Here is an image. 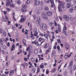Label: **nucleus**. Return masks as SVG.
<instances>
[{
	"mask_svg": "<svg viewBox=\"0 0 76 76\" xmlns=\"http://www.w3.org/2000/svg\"><path fill=\"white\" fill-rule=\"evenodd\" d=\"M40 28L41 29H43V30H46L47 29V25L45 23L43 24L42 23H41L40 24Z\"/></svg>",
	"mask_w": 76,
	"mask_h": 76,
	"instance_id": "1",
	"label": "nucleus"
},
{
	"mask_svg": "<svg viewBox=\"0 0 76 76\" xmlns=\"http://www.w3.org/2000/svg\"><path fill=\"white\" fill-rule=\"evenodd\" d=\"M72 66H73V61H71L70 62H69V65L68 66V68L70 69V72H72L73 71V70L71 69H72Z\"/></svg>",
	"mask_w": 76,
	"mask_h": 76,
	"instance_id": "2",
	"label": "nucleus"
},
{
	"mask_svg": "<svg viewBox=\"0 0 76 76\" xmlns=\"http://www.w3.org/2000/svg\"><path fill=\"white\" fill-rule=\"evenodd\" d=\"M41 22V20L39 17H37V20L36 21V24L37 26L39 25V23Z\"/></svg>",
	"mask_w": 76,
	"mask_h": 76,
	"instance_id": "3",
	"label": "nucleus"
},
{
	"mask_svg": "<svg viewBox=\"0 0 76 76\" xmlns=\"http://www.w3.org/2000/svg\"><path fill=\"white\" fill-rule=\"evenodd\" d=\"M42 17L43 19H47L48 18L45 15V14L44 13H42Z\"/></svg>",
	"mask_w": 76,
	"mask_h": 76,
	"instance_id": "4",
	"label": "nucleus"
},
{
	"mask_svg": "<svg viewBox=\"0 0 76 76\" xmlns=\"http://www.w3.org/2000/svg\"><path fill=\"white\" fill-rule=\"evenodd\" d=\"M58 10L59 11H61V12H64L66 10V9L64 7H60V9H58Z\"/></svg>",
	"mask_w": 76,
	"mask_h": 76,
	"instance_id": "5",
	"label": "nucleus"
},
{
	"mask_svg": "<svg viewBox=\"0 0 76 76\" xmlns=\"http://www.w3.org/2000/svg\"><path fill=\"white\" fill-rule=\"evenodd\" d=\"M68 20H69L71 21H73V18L71 15H68Z\"/></svg>",
	"mask_w": 76,
	"mask_h": 76,
	"instance_id": "6",
	"label": "nucleus"
},
{
	"mask_svg": "<svg viewBox=\"0 0 76 76\" xmlns=\"http://www.w3.org/2000/svg\"><path fill=\"white\" fill-rule=\"evenodd\" d=\"M64 2L61 3L60 5L58 6V9H60V7H64Z\"/></svg>",
	"mask_w": 76,
	"mask_h": 76,
	"instance_id": "7",
	"label": "nucleus"
},
{
	"mask_svg": "<svg viewBox=\"0 0 76 76\" xmlns=\"http://www.w3.org/2000/svg\"><path fill=\"white\" fill-rule=\"evenodd\" d=\"M63 18L66 21H69L68 17L66 15H64L63 16Z\"/></svg>",
	"mask_w": 76,
	"mask_h": 76,
	"instance_id": "8",
	"label": "nucleus"
},
{
	"mask_svg": "<svg viewBox=\"0 0 76 76\" xmlns=\"http://www.w3.org/2000/svg\"><path fill=\"white\" fill-rule=\"evenodd\" d=\"M26 20V17H24V18H22L19 21L20 22H23Z\"/></svg>",
	"mask_w": 76,
	"mask_h": 76,
	"instance_id": "9",
	"label": "nucleus"
},
{
	"mask_svg": "<svg viewBox=\"0 0 76 76\" xmlns=\"http://www.w3.org/2000/svg\"><path fill=\"white\" fill-rule=\"evenodd\" d=\"M39 3H40V1H37L34 4V5L36 6H38V5L39 4Z\"/></svg>",
	"mask_w": 76,
	"mask_h": 76,
	"instance_id": "10",
	"label": "nucleus"
},
{
	"mask_svg": "<svg viewBox=\"0 0 76 76\" xmlns=\"http://www.w3.org/2000/svg\"><path fill=\"white\" fill-rule=\"evenodd\" d=\"M66 6L67 8H69V7H70L72 6V4L71 3V2H69L67 3Z\"/></svg>",
	"mask_w": 76,
	"mask_h": 76,
	"instance_id": "11",
	"label": "nucleus"
},
{
	"mask_svg": "<svg viewBox=\"0 0 76 76\" xmlns=\"http://www.w3.org/2000/svg\"><path fill=\"white\" fill-rule=\"evenodd\" d=\"M3 39V40H2V39H0V42L1 45H3V44H4V43H3V41H4V42H5V39Z\"/></svg>",
	"mask_w": 76,
	"mask_h": 76,
	"instance_id": "12",
	"label": "nucleus"
},
{
	"mask_svg": "<svg viewBox=\"0 0 76 76\" xmlns=\"http://www.w3.org/2000/svg\"><path fill=\"white\" fill-rule=\"evenodd\" d=\"M56 54V51H55V50H53L51 54V57H53L55 55V54Z\"/></svg>",
	"mask_w": 76,
	"mask_h": 76,
	"instance_id": "13",
	"label": "nucleus"
},
{
	"mask_svg": "<svg viewBox=\"0 0 76 76\" xmlns=\"http://www.w3.org/2000/svg\"><path fill=\"white\" fill-rule=\"evenodd\" d=\"M47 15L49 16H52V12H51L49 11L47 12Z\"/></svg>",
	"mask_w": 76,
	"mask_h": 76,
	"instance_id": "14",
	"label": "nucleus"
},
{
	"mask_svg": "<svg viewBox=\"0 0 76 76\" xmlns=\"http://www.w3.org/2000/svg\"><path fill=\"white\" fill-rule=\"evenodd\" d=\"M65 47L66 50H68L69 49V45L68 44H66L65 45Z\"/></svg>",
	"mask_w": 76,
	"mask_h": 76,
	"instance_id": "15",
	"label": "nucleus"
},
{
	"mask_svg": "<svg viewBox=\"0 0 76 76\" xmlns=\"http://www.w3.org/2000/svg\"><path fill=\"white\" fill-rule=\"evenodd\" d=\"M14 74V70H12L10 72L9 75H13Z\"/></svg>",
	"mask_w": 76,
	"mask_h": 76,
	"instance_id": "16",
	"label": "nucleus"
},
{
	"mask_svg": "<svg viewBox=\"0 0 76 76\" xmlns=\"http://www.w3.org/2000/svg\"><path fill=\"white\" fill-rule=\"evenodd\" d=\"M63 32L64 33V34H65L66 35V36H68V34H67V32L65 30H64V29L63 28Z\"/></svg>",
	"mask_w": 76,
	"mask_h": 76,
	"instance_id": "17",
	"label": "nucleus"
},
{
	"mask_svg": "<svg viewBox=\"0 0 76 76\" xmlns=\"http://www.w3.org/2000/svg\"><path fill=\"white\" fill-rule=\"evenodd\" d=\"M45 10L46 11H47L48 10H49V8L48 7H45L44 8Z\"/></svg>",
	"mask_w": 76,
	"mask_h": 76,
	"instance_id": "18",
	"label": "nucleus"
},
{
	"mask_svg": "<svg viewBox=\"0 0 76 76\" xmlns=\"http://www.w3.org/2000/svg\"><path fill=\"white\" fill-rule=\"evenodd\" d=\"M53 25H54V23H53L52 22H50L49 23V25L50 26H51Z\"/></svg>",
	"mask_w": 76,
	"mask_h": 76,
	"instance_id": "19",
	"label": "nucleus"
},
{
	"mask_svg": "<svg viewBox=\"0 0 76 76\" xmlns=\"http://www.w3.org/2000/svg\"><path fill=\"white\" fill-rule=\"evenodd\" d=\"M57 41L58 42V44H60L61 43V41H60V39H57Z\"/></svg>",
	"mask_w": 76,
	"mask_h": 76,
	"instance_id": "20",
	"label": "nucleus"
},
{
	"mask_svg": "<svg viewBox=\"0 0 76 76\" xmlns=\"http://www.w3.org/2000/svg\"><path fill=\"white\" fill-rule=\"evenodd\" d=\"M67 74V71H65L64 72V76H66Z\"/></svg>",
	"mask_w": 76,
	"mask_h": 76,
	"instance_id": "21",
	"label": "nucleus"
},
{
	"mask_svg": "<svg viewBox=\"0 0 76 76\" xmlns=\"http://www.w3.org/2000/svg\"><path fill=\"white\" fill-rule=\"evenodd\" d=\"M44 37L45 38H47L48 40V35L47 34H46L45 35H44Z\"/></svg>",
	"mask_w": 76,
	"mask_h": 76,
	"instance_id": "22",
	"label": "nucleus"
},
{
	"mask_svg": "<svg viewBox=\"0 0 76 76\" xmlns=\"http://www.w3.org/2000/svg\"><path fill=\"white\" fill-rule=\"evenodd\" d=\"M40 71V68H38L37 69V74Z\"/></svg>",
	"mask_w": 76,
	"mask_h": 76,
	"instance_id": "23",
	"label": "nucleus"
},
{
	"mask_svg": "<svg viewBox=\"0 0 76 76\" xmlns=\"http://www.w3.org/2000/svg\"><path fill=\"white\" fill-rule=\"evenodd\" d=\"M72 7H73L74 8H75V10H76V3L73 4L72 5Z\"/></svg>",
	"mask_w": 76,
	"mask_h": 76,
	"instance_id": "24",
	"label": "nucleus"
},
{
	"mask_svg": "<svg viewBox=\"0 0 76 76\" xmlns=\"http://www.w3.org/2000/svg\"><path fill=\"white\" fill-rule=\"evenodd\" d=\"M32 72L34 73H35V69L34 68H33L31 70Z\"/></svg>",
	"mask_w": 76,
	"mask_h": 76,
	"instance_id": "25",
	"label": "nucleus"
},
{
	"mask_svg": "<svg viewBox=\"0 0 76 76\" xmlns=\"http://www.w3.org/2000/svg\"><path fill=\"white\" fill-rule=\"evenodd\" d=\"M34 53L35 54H37L38 53V50L37 49H35L34 50Z\"/></svg>",
	"mask_w": 76,
	"mask_h": 76,
	"instance_id": "26",
	"label": "nucleus"
},
{
	"mask_svg": "<svg viewBox=\"0 0 76 76\" xmlns=\"http://www.w3.org/2000/svg\"><path fill=\"white\" fill-rule=\"evenodd\" d=\"M76 70V65H75L73 67V70L75 71Z\"/></svg>",
	"mask_w": 76,
	"mask_h": 76,
	"instance_id": "27",
	"label": "nucleus"
},
{
	"mask_svg": "<svg viewBox=\"0 0 76 76\" xmlns=\"http://www.w3.org/2000/svg\"><path fill=\"white\" fill-rule=\"evenodd\" d=\"M10 3H8L6 2V6H7V7H9V5H10Z\"/></svg>",
	"mask_w": 76,
	"mask_h": 76,
	"instance_id": "28",
	"label": "nucleus"
},
{
	"mask_svg": "<svg viewBox=\"0 0 76 76\" xmlns=\"http://www.w3.org/2000/svg\"><path fill=\"white\" fill-rule=\"evenodd\" d=\"M57 48L58 50V51L60 52V46H57Z\"/></svg>",
	"mask_w": 76,
	"mask_h": 76,
	"instance_id": "29",
	"label": "nucleus"
},
{
	"mask_svg": "<svg viewBox=\"0 0 76 76\" xmlns=\"http://www.w3.org/2000/svg\"><path fill=\"white\" fill-rule=\"evenodd\" d=\"M45 2L46 3H50V0H45Z\"/></svg>",
	"mask_w": 76,
	"mask_h": 76,
	"instance_id": "30",
	"label": "nucleus"
},
{
	"mask_svg": "<svg viewBox=\"0 0 76 76\" xmlns=\"http://www.w3.org/2000/svg\"><path fill=\"white\" fill-rule=\"evenodd\" d=\"M2 20L4 22H5L6 21V19H5V18H4V17H2Z\"/></svg>",
	"mask_w": 76,
	"mask_h": 76,
	"instance_id": "31",
	"label": "nucleus"
},
{
	"mask_svg": "<svg viewBox=\"0 0 76 76\" xmlns=\"http://www.w3.org/2000/svg\"><path fill=\"white\" fill-rule=\"evenodd\" d=\"M73 10V8H70L69 10V12H72Z\"/></svg>",
	"mask_w": 76,
	"mask_h": 76,
	"instance_id": "32",
	"label": "nucleus"
},
{
	"mask_svg": "<svg viewBox=\"0 0 76 76\" xmlns=\"http://www.w3.org/2000/svg\"><path fill=\"white\" fill-rule=\"evenodd\" d=\"M17 4H20V3H21V2H20V0L18 1L17 2Z\"/></svg>",
	"mask_w": 76,
	"mask_h": 76,
	"instance_id": "33",
	"label": "nucleus"
},
{
	"mask_svg": "<svg viewBox=\"0 0 76 76\" xmlns=\"http://www.w3.org/2000/svg\"><path fill=\"white\" fill-rule=\"evenodd\" d=\"M21 67H23L24 69H25V65L24 64H22L20 65Z\"/></svg>",
	"mask_w": 76,
	"mask_h": 76,
	"instance_id": "34",
	"label": "nucleus"
},
{
	"mask_svg": "<svg viewBox=\"0 0 76 76\" xmlns=\"http://www.w3.org/2000/svg\"><path fill=\"white\" fill-rule=\"evenodd\" d=\"M21 11H22V12H26V10H23V9H21Z\"/></svg>",
	"mask_w": 76,
	"mask_h": 76,
	"instance_id": "35",
	"label": "nucleus"
},
{
	"mask_svg": "<svg viewBox=\"0 0 76 76\" xmlns=\"http://www.w3.org/2000/svg\"><path fill=\"white\" fill-rule=\"evenodd\" d=\"M37 31V28H35L33 30V31L34 32H36Z\"/></svg>",
	"mask_w": 76,
	"mask_h": 76,
	"instance_id": "36",
	"label": "nucleus"
},
{
	"mask_svg": "<svg viewBox=\"0 0 76 76\" xmlns=\"http://www.w3.org/2000/svg\"><path fill=\"white\" fill-rule=\"evenodd\" d=\"M3 48L4 50H5V49L6 48V46L5 45H3Z\"/></svg>",
	"mask_w": 76,
	"mask_h": 76,
	"instance_id": "37",
	"label": "nucleus"
},
{
	"mask_svg": "<svg viewBox=\"0 0 76 76\" xmlns=\"http://www.w3.org/2000/svg\"><path fill=\"white\" fill-rule=\"evenodd\" d=\"M29 53L31 54H32V50H30L29 51Z\"/></svg>",
	"mask_w": 76,
	"mask_h": 76,
	"instance_id": "38",
	"label": "nucleus"
},
{
	"mask_svg": "<svg viewBox=\"0 0 76 76\" xmlns=\"http://www.w3.org/2000/svg\"><path fill=\"white\" fill-rule=\"evenodd\" d=\"M42 41V38H41V37L39 38V39H38V41Z\"/></svg>",
	"mask_w": 76,
	"mask_h": 76,
	"instance_id": "39",
	"label": "nucleus"
},
{
	"mask_svg": "<svg viewBox=\"0 0 76 76\" xmlns=\"http://www.w3.org/2000/svg\"><path fill=\"white\" fill-rule=\"evenodd\" d=\"M40 68H43L44 67V65H41L40 66Z\"/></svg>",
	"mask_w": 76,
	"mask_h": 76,
	"instance_id": "40",
	"label": "nucleus"
},
{
	"mask_svg": "<svg viewBox=\"0 0 76 76\" xmlns=\"http://www.w3.org/2000/svg\"><path fill=\"white\" fill-rule=\"evenodd\" d=\"M26 3L27 4H29V3H30V1H29V0H27V1H26Z\"/></svg>",
	"mask_w": 76,
	"mask_h": 76,
	"instance_id": "41",
	"label": "nucleus"
},
{
	"mask_svg": "<svg viewBox=\"0 0 76 76\" xmlns=\"http://www.w3.org/2000/svg\"><path fill=\"white\" fill-rule=\"evenodd\" d=\"M37 44H38V45H37V46L38 47L39 46H40V45H41V44L40 45V44H39V42H37Z\"/></svg>",
	"mask_w": 76,
	"mask_h": 76,
	"instance_id": "42",
	"label": "nucleus"
},
{
	"mask_svg": "<svg viewBox=\"0 0 76 76\" xmlns=\"http://www.w3.org/2000/svg\"><path fill=\"white\" fill-rule=\"evenodd\" d=\"M58 31H59V32L61 31V29H60V27H58Z\"/></svg>",
	"mask_w": 76,
	"mask_h": 76,
	"instance_id": "43",
	"label": "nucleus"
},
{
	"mask_svg": "<svg viewBox=\"0 0 76 76\" xmlns=\"http://www.w3.org/2000/svg\"><path fill=\"white\" fill-rule=\"evenodd\" d=\"M6 1H7V3H10V0H6Z\"/></svg>",
	"mask_w": 76,
	"mask_h": 76,
	"instance_id": "44",
	"label": "nucleus"
},
{
	"mask_svg": "<svg viewBox=\"0 0 76 76\" xmlns=\"http://www.w3.org/2000/svg\"><path fill=\"white\" fill-rule=\"evenodd\" d=\"M54 23L55 26H57V23H56V21H54Z\"/></svg>",
	"mask_w": 76,
	"mask_h": 76,
	"instance_id": "45",
	"label": "nucleus"
},
{
	"mask_svg": "<svg viewBox=\"0 0 76 76\" xmlns=\"http://www.w3.org/2000/svg\"><path fill=\"white\" fill-rule=\"evenodd\" d=\"M7 10H8V12H10V8H7Z\"/></svg>",
	"mask_w": 76,
	"mask_h": 76,
	"instance_id": "46",
	"label": "nucleus"
},
{
	"mask_svg": "<svg viewBox=\"0 0 76 76\" xmlns=\"http://www.w3.org/2000/svg\"><path fill=\"white\" fill-rule=\"evenodd\" d=\"M12 48H13L14 49H15V45H13L12 46Z\"/></svg>",
	"mask_w": 76,
	"mask_h": 76,
	"instance_id": "47",
	"label": "nucleus"
},
{
	"mask_svg": "<svg viewBox=\"0 0 76 76\" xmlns=\"http://www.w3.org/2000/svg\"><path fill=\"white\" fill-rule=\"evenodd\" d=\"M48 70L49 71V70L47 69L46 71V74L47 75H48Z\"/></svg>",
	"mask_w": 76,
	"mask_h": 76,
	"instance_id": "48",
	"label": "nucleus"
},
{
	"mask_svg": "<svg viewBox=\"0 0 76 76\" xmlns=\"http://www.w3.org/2000/svg\"><path fill=\"white\" fill-rule=\"evenodd\" d=\"M7 46L8 47H10V43H9V42L7 43Z\"/></svg>",
	"mask_w": 76,
	"mask_h": 76,
	"instance_id": "49",
	"label": "nucleus"
},
{
	"mask_svg": "<svg viewBox=\"0 0 76 76\" xmlns=\"http://www.w3.org/2000/svg\"><path fill=\"white\" fill-rule=\"evenodd\" d=\"M72 1V0H66V2H70Z\"/></svg>",
	"mask_w": 76,
	"mask_h": 76,
	"instance_id": "50",
	"label": "nucleus"
},
{
	"mask_svg": "<svg viewBox=\"0 0 76 76\" xmlns=\"http://www.w3.org/2000/svg\"><path fill=\"white\" fill-rule=\"evenodd\" d=\"M52 4H53V5L54 6V0H52Z\"/></svg>",
	"mask_w": 76,
	"mask_h": 76,
	"instance_id": "51",
	"label": "nucleus"
},
{
	"mask_svg": "<svg viewBox=\"0 0 76 76\" xmlns=\"http://www.w3.org/2000/svg\"><path fill=\"white\" fill-rule=\"evenodd\" d=\"M55 32L56 34H58V30H56Z\"/></svg>",
	"mask_w": 76,
	"mask_h": 76,
	"instance_id": "52",
	"label": "nucleus"
},
{
	"mask_svg": "<svg viewBox=\"0 0 76 76\" xmlns=\"http://www.w3.org/2000/svg\"><path fill=\"white\" fill-rule=\"evenodd\" d=\"M56 69H53V71L52 72V73H54V72H55V71H56Z\"/></svg>",
	"mask_w": 76,
	"mask_h": 76,
	"instance_id": "53",
	"label": "nucleus"
},
{
	"mask_svg": "<svg viewBox=\"0 0 76 76\" xmlns=\"http://www.w3.org/2000/svg\"><path fill=\"white\" fill-rule=\"evenodd\" d=\"M37 58L38 59V58H39V61H40V60H41V58H40V57H38Z\"/></svg>",
	"mask_w": 76,
	"mask_h": 76,
	"instance_id": "54",
	"label": "nucleus"
},
{
	"mask_svg": "<svg viewBox=\"0 0 76 76\" xmlns=\"http://www.w3.org/2000/svg\"><path fill=\"white\" fill-rule=\"evenodd\" d=\"M2 29L1 28H0V33H2Z\"/></svg>",
	"mask_w": 76,
	"mask_h": 76,
	"instance_id": "55",
	"label": "nucleus"
},
{
	"mask_svg": "<svg viewBox=\"0 0 76 76\" xmlns=\"http://www.w3.org/2000/svg\"><path fill=\"white\" fill-rule=\"evenodd\" d=\"M58 18H59V19H60V20H62V18H61V17L60 16H58Z\"/></svg>",
	"mask_w": 76,
	"mask_h": 76,
	"instance_id": "56",
	"label": "nucleus"
},
{
	"mask_svg": "<svg viewBox=\"0 0 76 76\" xmlns=\"http://www.w3.org/2000/svg\"><path fill=\"white\" fill-rule=\"evenodd\" d=\"M24 64L26 66H28V64L27 63H26V62H25L24 63Z\"/></svg>",
	"mask_w": 76,
	"mask_h": 76,
	"instance_id": "57",
	"label": "nucleus"
},
{
	"mask_svg": "<svg viewBox=\"0 0 76 76\" xmlns=\"http://www.w3.org/2000/svg\"><path fill=\"white\" fill-rule=\"evenodd\" d=\"M29 47H28L26 49V51H28L29 50Z\"/></svg>",
	"mask_w": 76,
	"mask_h": 76,
	"instance_id": "58",
	"label": "nucleus"
},
{
	"mask_svg": "<svg viewBox=\"0 0 76 76\" xmlns=\"http://www.w3.org/2000/svg\"><path fill=\"white\" fill-rule=\"evenodd\" d=\"M28 64L30 65V66H32V64H31V62H28Z\"/></svg>",
	"mask_w": 76,
	"mask_h": 76,
	"instance_id": "59",
	"label": "nucleus"
},
{
	"mask_svg": "<svg viewBox=\"0 0 76 76\" xmlns=\"http://www.w3.org/2000/svg\"><path fill=\"white\" fill-rule=\"evenodd\" d=\"M38 58H37L36 59V63H37L38 62Z\"/></svg>",
	"mask_w": 76,
	"mask_h": 76,
	"instance_id": "60",
	"label": "nucleus"
},
{
	"mask_svg": "<svg viewBox=\"0 0 76 76\" xmlns=\"http://www.w3.org/2000/svg\"><path fill=\"white\" fill-rule=\"evenodd\" d=\"M48 52H49V50H48L46 51V54H48Z\"/></svg>",
	"mask_w": 76,
	"mask_h": 76,
	"instance_id": "61",
	"label": "nucleus"
},
{
	"mask_svg": "<svg viewBox=\"0 0 76 76\" xmlns=\"http://www.w3.org/2000/svg\"><path fill=\"white\" fill-rule=\"evenodd\" d=\"M24 60L25 61H27V58H24Z\"/></svg>",
	"mask_w": 76,
	"mask_h": 76,
	"instance_id": "62",
	"label": "nucleus"
},
{
	"mask_svg": "<svg viewBox=\"0 0 76 76\" xmlns=\"http://www.w3.org/2000/svg\"><path fill=\"white\" fill-rule=\"evenodd\" d=\"M3 76H7V74H3Z\"/></svg>",
	"mask_w": 76,
	"mask_h": 76,
	"instance_id": "63",
	"label": "nucleus"
},
{
	"mask_svg": "<svg viewBox=\"0 0 76 76\" xmlns=\"http://www.w3.org/2000/svg\"><path fill=\"white\" fill-rule=\"evenodd\" d=\"M3 34L4 35H5V36H6V32L4 31V32Z\"/></svg>",
	"mask_w": 76,
	"mask_h": 76,
	"instance_id": "64",
	"label": "nucleus"
}]
</instances>
